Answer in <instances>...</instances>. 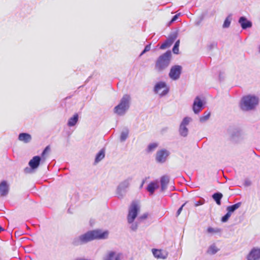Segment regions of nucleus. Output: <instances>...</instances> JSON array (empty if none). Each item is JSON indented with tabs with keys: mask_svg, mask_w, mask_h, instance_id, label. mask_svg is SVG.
<instances>
[{
	"mask_svg": "<svg viewBox=\"0 0 260 260\" xmlns=\"http://www.w3.org/2000/svg\"><path fill=\"white\" fill-rule=\"evenodd\" d=\"M108 233L102 232L100 230H93L86 232L74 238L72 242V245L75 246L86 244L95 239H103L107 238Z\"/></svg>",
	"mask_w": 260,
	"mask_h": 260,
	"instance_id": "nucleus-1",
	"label": "nucleus"
},
{
	"mask_svg": "<svg viewBox=\"0 0 260 260\" xmlns=\"http://www.w3.org/2000/svg\"><path fill=\"white\" fill-rule=\"evenodd\" d=\"M172 58L170 50L167 51L160 55L155 61V70L158 72H161L169 66Z\"/></svg>",
	"mask_w": 260,
	"mask_h": 260,
	"instance_id": "nucleus-2",
	"label": "nucleus"
},
{
	"mask_svg": "<svg viewBox=\"0 0 260 260\" xmlns=\"http://www.w3.org/2000/svg\"><path fill=\"white\" fill-rule=\"evenodd\" d=\"M139 209L138 205L135 202H133L129 208L127 219L128 223L131 224L130 228L133 231H136L138 229V222L134 221L138 215Z\"/></svg>",
	"mask_w": 260,
	"mask_h": 260,
	"instance_id": "nucleus-3",
	"label": "nucleus"
},
{
	"mask_svg": "<svg viewBox=\"0 0 260 260\" xmlns=\"http://www.w3.org/2000/svg\"><path fill=\"white\" fill-rule=\"evenodd\" d=\"M130 101L131 96L128 94H124L119 104L114 108V113L120 116L124 115L129 107Z\"/></svg>",
	"mask_w": 260,
	"mask_h": 260,
	"instance_id": "nucleus-4",
	"label": "nucleus"
},
{
	"mask_svg": "<svg viewBox=\"0 0 260 260\" xmlns=\"http://www.w3.org/2000/svg\"><path fill=\"white\" fill-rule=\"evenodd\" d=\"M258 99L255 96L247 95L243 97L240 103L241 108L244 111L253 109L258 104Z\"/></svg>",
	"mask_w": 260,
	"mask_h": 260,
	"instance_id": "nucleus-5",
	"label": "nucleus"
},
{
	"mask_svg": "<svg viewBox=\"0 0 260 260\" xmlns=\"http://www.w3.org/2000/svg\"><path fill=\"white\" fill-rule=\"evenodd\" d=\"M132 177H128L119 184L116 188V194L119 198H122L127 192L133 180Z\"/></svg>",
	"mask_w": 260,
	"mask_h": 260,
	"instance_id": "nucleus-6",
	"label": "nucleus"
},
{
	"mask_svg": "<svg viewBox=\"0 0 260 260\" xmlns=\"http://www.w3.org/2000/svg\"><path fill=\"white\" fill-rule=\"evenodd\" d=\"M191 121V118L189 117H185L183 119L179 128V133L181 136L186 137L188 135V129L187 126Z\"/></svg>",
	"mask_w": 260,
	"mask_h": 260,
	"instance_id": "nucleus-7",
	"label": "nucleus"
},
{
	"mask_svg": "<svg viewBox=\"0 0 260 260\" xmlns=\"http://www.w3.org/2000/svg\"><path fill=\"white\" fill-rule=\"evenodd\" d=\"M163 88H164V89L159 94V96L162 97L167 94L169 91V88L167 86L165 82L160 81L157 82L154 86L153 91L155 93H158L159 91Z\"/></svg>",
	"mask_w": 260,
	"mask_h": 260,
	"instance_id": "nucleus-8",
	"label": "nucleus"
},
{
	"mask_svg": "<svg viewBox=\"0 0 260 260\" xmlns=\"http://www.w3.org/2000/svg\"><path fill=\"white\" fill-rule=\"evenodd\" d=\"M182 68L179 65H175L171 67L169 76L173 80H178L181 75Z\"/></svg>",
	"mask_w": 260,
	"mask_h": 260,
	"instance_id": "nucleus-9",
	"label": "nucleus"
},
{
	"mask_svg": "<svg viewBox=\"0 0 260 260\" xmlns=\"http://www.w3.org/2000/svg\"><path fill=\"white\" fill-rule=\"evenodd\" d=\"M123 254L121 252L109 250L107 252L103 257V260H122Z\"/></svg>",
	"mask_w": 260,
	"mask_h": 260,
	"instance_id": "nucleus-10",
	"label": "nucleus"
},
{
	"mask_svg": "<svg viewBox=\"0 0 260 260\" xmlns=\"http://www.w3.org/2000/svg\"><path fill=\"white\" fill-rule=\"evenodd\" d=\"M170 154V152L166 149H162L157 151L155 156V160L156 162L160 164L165 162Z\"/></svg>",
	"mask_w": 260,
	"mask_h": 260,
	"instance_id": "nucleus-11",
	"label": "nucleus"
},
{
	"mask_svg": "<svg viewBox=\"0 0 260 260\" xmlns=\"http://www.w3.org/2000/svg\"><path fill=\"white\" fill-rule=\"evenodd\" d=\"M204 108V103L199 96H197L193 101L192 110L195 114H199Z\"/></svg>",
	"mask_w": 260,
	"mask_h": 260,
	"instance_id": "nucleus-12",
	"label": "nucleus"
},
{
	"mask_svg": "<svg viewBox=\"0 0 260 260\" xmlns=\"http://www.w3.org/2000/svg\"><path fill=\"white\" fill-rule=\"evenodd\" d=\"M247 260H259L260 259V248H253L247 256Z\"/></svg>",
	"mask_w": 260,
	"mask_h": 260,
	"instance_id": "nucleus-13",
	"label": "nucleus"
},
{
	"mask_svg": "<svg viewBox=\"0 0 260 260\" xmlns=\"http://www.w3.org/2000/svg\"><path fill=\"white\" fill-rule=\"evenodd\" d=\"M239 23L243 29H246L252 26V22L248 20L245 17L241 16L238 20Z\"/></svg>",
	"mask_w": 260,
	"mask_h": 260,
	"instance_id": "nucleus-14",
	"label": "nucleus"
},
{
	"mask_svg": "<svg viewBox=\"0 0 260 260\" xmlns=\"http://www.w3.org/2000/svg\"><path fill=\"white\" fill-rule=\"evenodd\" d=\"M41 157L40 156H35L29 161L28 165L31 169H36L40 164Z\"/></svg>",
	"mask_w": 260,
	"mask_h": 260,
	"instance_id": "nucleus-15",
	"label": "nucleus"
},
{
	"mask_svg": "<svg viewBox=\"0 0 260 260\" xmlns=\"http://www.w3.org/2000/svg\"><path fill=\"white\" fill-rule=\"evenodd\" d=\"M9 191V186L7 182L4 180L0 183V195L1 196H6Z\"/></svg>",
	"mask_w": 260,
	"mask_h": 260,
	"instance_id": "nucleus-16",
	"label": "nucleus"
},
{
	"mask_svg": "<svg viewBox=\"0 0 260 260\" xmlns=\"http://www.w3.org/2000/svg\"><path fill=\"white\" fill-rule=\"evenodd\" d=\"M18 140L25 143H29L31 140V136L28 133H20L18 136Z\"/></svg>",
	"mask_w": 260,
	"mask_h": 260,
	"instance_id": "nucleus-17",
	"label": "nucleus"
},
{
	"mask_svg": "<svg viewBox=\"0 0 260 260\" xmlns=\"http://www.w3.org/2000/svg\"><path fill=\"white\" fill-rule=\"evenodd\" d=\"M169 177L167 175L162 176L160 178L161 190L164 191L167 187L169 182Z\"/></svg>",
	"mask_w": 260,
	"mask_h": 260,
	"instance_id": "nucleus-18",
	"label": "nucleus"
},
{
	"mask_svg": "<svg viewBox=\"0 0 260 260\" xmlns=\"http://www.w3.org/2000/svg\"><path fill=\"white\" fill-rule=\"evenodd\" d=\"M79 120V115L78 113H75L70 117L68 121V125L70 127L74 126L76 125Z\"/></svg>",
	"mask_w": 260,
	"mask_h": 260,
	"instance_id": "nucleus-19",
	"label": "nucleus"
},
{
	"mask_svg": "<svg viewBox=\"0 0 260 260\" xmlns=\"http://www.w3.org/2000/svg\"><path fill=\"white\" fill-rule=\"evenodd\" d=\"M152 253L153 255L158 258L165 259L167 256V255L160 249H152Z\"/></svg>",
	"mask_w": 260,
	"mask_h": 260,
	"instance_id": "nucleus-20",
	"label": "nucleus"
},
{
	"mask_svg": "<svg viewBox=\"0 0 260 260\" xmlns=\"http://www.w3.org/2000/svg\"><path fill=\"white\" fill-rule=\"evenodd\" d=\"M105 156V150L104 149H102L96 155L94 163L97 164L101 161Z\"/></svg>",
	"mask_w": 260,
	"mask_h": 260,
	"instance_id": "nucleus-21",
	"label": "nucleus"
},
{
	"mask_svg": "<svg viewBox=\"0 0 260 260\" xmlns=\"http://www.w3.org/2000/svg\"><path fill=\"white\" fill-rule=\"evenodd\" d=\"M158 187L156 183L154 182H150L147 187V190L151 194H152L155 190Z\"/></svg>",
	"mask_w": 260,
	"mask_h": 260,
	"instance_id": "nucleus-22",
	"label": "nucleus"
},
{
	"mask_svg": "<svg viewBox=\"0 0 260 260\" xmlns=\"http://www.w3.org/2000/svg\"><path fill=\"white\" fill-rule=\"evenodd\" d=\"M241 202H238L233 205L229 206L226 208V211L230 214H232V213L234 212L235 210L238 209L241 206Z\"/></svg>",
	"mask_w": 260,
	"mask_h": 260,
	"instance_id": "nucleus-23",
	"label": "nucleus"
},
{
	"mask_svg": "<svg viewBox=\"0 0 260 260\" xmlns=\"http://www.w3.org/2000/svg\"><path fill=\"white\" fill-rule=\"evenodd\" d=\"M222 194L219 192L214 193L212 195V198L216 202V204L218 205H221V199H222Z\"/></svg>",
	"mask_w": 260,
	"mask_h": 260,
	"instance_id": "nucleus-24",
	"label": "nucleus"
},
{
	"mask_svg": "<svg viewBox=\"0 0 260 260\" xmlns=\"http://www.w3.org/2000/svg\"><path fill=\"white\" fill-rule=\"evenodd\" d=\"M129 135V130L127 128H124L121 133L120 136V141L121 142L125 141L128 138Z\"/></svg>",
	"mask_w": 260,
	"mask_h": 260,
	"instance_id": "nucleus-25",
	"label": "nucleus"
},
{
	"mask_svg": "<svg viewBox=\"0 0 260 260\" xmlns=\"http://www.w3.org/2000/svg\"><path fill=\"white\" fill-rule=\"evenodd\" d=\"M232 14H230L224 20L222 27L223 28H228L230 26L232 20Z\"/></svg>",
	"mask_w": 260,
	"mask_h": 260,
	"instance_id": "nucleus-26",
	"label": "nucleus"
},
{
	"mask_svg": "<svg viewBox=\"0 0 260 260\" xmlns=\"http://www.w3.org/2000/svg\"><path fill=\"white\" fill-rule=\"evenodd\" d=\"M178 37V33L177 32H173L171 33L168 38L167 40L171 43V44H173L174 42L176 40L177 38Z\"/></svg>",
	"mask_w": 260,
	"mask_h": 260,
	"instance_id": "nucleus-27",
	"label": "nucleus"
},
{
	"mask_svg": "<svg viewBox=\"0 0 260 260\" xmlns=\"http://www.w3.org/2000/svg\"><path fill=\"white\" fill-rule=\"evenodd\" d=\"M210 116V112L206 111L204 113L203 116L200 117V121L201 122H204L206 121Z\"/></svg>",
	"mask_w": 260,
	"mask_h": 260,
	"instance_id": "nucleus-28",
	"label": "nucleus"
},
{
	"mask_svg": "<svg viewBox=\"0 0 260 260\" xmlns=\"http://www.w3.org/2000/svg\"><path fill=\"white\" fill-rule=\"evenodd\" d=\"M157 146L158 144L156 143H150L148 145L147 147V151L148 152H152L154 151Z\"/></svg>",
	"mask_w": 260,
	"mask_h": 260,
	"instance_id": "nucleus-29",
	"label": "nucleus"
},
{
	"mask_svg": "<svg viewBox=\"0 0 260 260\" xmlns=\"http://www.w3.org/2000/svg\"><path fill=\"white\" fill-rule=\"evenodd\" d=\"M217 42L212 41L210 42L207 46V48L208 50L211 51L217 47Z\"/></svg>",
	"mask_w": 260,
	"mask_h": 260,
	"instance_id": "nucleus-30",
	"label": "nucleus"
},
{
	"mask_svg": "<svg viewBox=\"0 0 260 260\" xmlns=\"http://www.w3.org/2000/svg\"><path fill=\"white\" fill-rule=\"evenodd\" d=\"M218 249L214 245H211L208 249V253L214 254L218 251Z\"/></svg>",
	"mask_w": 260,
	"mask_h": 260,
	"instance_id": "nucleus-31",
	"label": "nucleus"
},
{
	"mask_svg": "<svg viewBox=\"0 0 260 260\" xmlns=\"http://www.w3.org/2000/svg\"><path fill=\"white\" fill-rule=\"evenodd\" d=\"M180 44L179 40H177L173 48V52L174 54H178L179 53V46Z\"/></svg>",
	"mask_w": 260,
	"mask_h": 260,
	"instance_id": "nucleus-32",
	"label": "nucleus"
},
{
	"mask_svg": "<svg viewBox=\"0 0 260 260\" xmlns=\"http://www.w3.org/2000/svg\"><path fill=\"white\" fill-rule=\"evenodd\" d=\"M172 44L167 39L160 46V49H165L168 47H170Z\"/></svg>",
	"mask_w": 260,
	"mask_h": 260,
	"instance_id": "nucleus-33",
	"label": "nucleus"
},
{
	"mask_svg": "<svg viewBox=\"0 0 260 260\" xmlns=\"http://www.w3.org/2000/svg\"><path fill=\"white\" fill-rule=\"evenodd\" d=\"M241 136V132L238 129H236L233 132V134H232V138L233 139L235 140L236 138H238Z\"/></svg>",
	"mask_w": 260,
	"mask_h": 260,
	"instance_id": "nucleus-34",
	"label": "nucleus"
},
{
	"mask_svg": "<svg viewBox=\"0 0 260 260\" xmlns=\"http://www.w3.org/2000/svg\"><path fill=\"white\" fill-rule=\"evenodd\" d=\"M231 216V214H230L229 212H228L223 216L222 217L221 221L222 222H226Z\"/></svg>",
	"mask_w": 260,
	"mask_h": 260,
	"instance_id": "nucleus-35",
	"label": "nucleus"
},
{
	"mask_svg": "<svg viewBox=\"0 0 260 260\" xmlns=\"http://www.w3.org/2000/svg\"><path fill=\"white\" fill-rule=\"evenodd\" d=\"M151 49V43L147 45L144 49L142 51V52L140 54V56H142V55H143L144 54H145L146 52L149 51Z\"/></svg>",
	"mask_w": 260,
	"mask_h": 260,
	"instance_id": "nucleus-36",
	"label": "nucleus"
},
{
	"mask_svg": "<svg viewBox=\"0 0 260 260\" xmlns=\"http://www.w3.org/2000/svg\"><path fill=\"white\" fill-rule=\"evenodd\" d=\"M50 150V148L49 146H47V147H46V148L44 149V150L43 151V152H42V153L41 154L42 157L44 158L45 154L47 152L49 151Z\"/></svg>",
	"mask_w": 260,
	"mask_h": 260,
	"instance_id": "nucleus-37",
	"label": "nucleus"
},
{
	"mask_svg": "<svg viewBox=\"0 0 260 260\" xmlns=\"http://www.w3.org/2000/svg\"><path fill=\"white\" fill-rule=\"evenodd\" d=\"M186 203H185L184 204H183L177 210V213H176V216H178L180 215V214L181 213L182 210V209H183V207L185 206V205L186 204Z\"/></svg>",
	"mask_w": 260,
	"mask_h": 260,
	"instance_id": "nucleus-38",
	"label": "nucleus"
},
{
	"mask_svg": "<svg viewBox=\"0 0 260 260\" xmlns=\"http://www.w3.org/2000/svg\"><path fill=\"white\" fill-rule=\"evenodd\" d=\"M148 217V214L147 213H144L143 215H142L141 216H140L138 218V220H142L143 219H145Z\"/></svg>",
	"mask_w": 260,
	"mask_h": 260,
	"instance_id": "nucleus-39",
	"label": "nucleus"
},
{
	"mask_svg": "<svg viewBox=\"0 0 260 260\" xmlns=\"http://www.w3.org/2000/svg\"><path fill=\"white\" fill-rule=\"evenodd\" d=\"M219 80L221 81L224 79V73L220 72L219 73Z\"/></svg>",
	"mask_w": 260,
	"mask_h": 260,
	"instance_id": "nucleus-40",
	"label": "nucleus"
},
{
	"mask_svg": "<svg viewBox=\"0 0 260 260\" xmlns=\"http://www.w3.org/2000/svg\"><path fill=\"white\" fill-rule=\"evenodd\" d=\"M180 15V13H179V14H176L175 15H174L173 16V17L172 18V19H171V22H173L176 21L178 19V16Z\"/></svg>",
	"mask_w": 260,
	"mask_h": 260,
	"instance_id": "nucleus-41",
	"label": "nucleus"
},
{
	"mask_svg": "<svg viewBox=\"0 0 260 260\" xmlns=\"http://www.w3.org/2000/svg\"><path fill=\"white\" fill-rule=\"evenodd\" d=\"M204 201H199L196 202L194 203V206L196 207H197L200 205H203L204 204Z\"/></svg>",
	"mask_w": 260,
	"mask_h": 260,
	"instance_id": "nucleus-42",
	"label": "nucleus"
},
{
	"mask_svg": "<svg viewBox=\"0 0 260 260\" xmlns=\"http://www.w3.org/2000/svg\"><path fill=\"white\" fill-rule=\"evenodd\" d=\"M145 179H144V180H142V183H141V185L140 186V189H141L143 187V185L145 183Z\"/></svg>",
	"mask_w": 260,
	"mask_h": 260,
	"instance_id": "nucleus-43",
	"label": "nucleus"
},
{
	"mask_svg": "<svg viewBox=\"0 0 260 260\" xmlns=\"http://www.w3.org/2000/svg\"><path fill=\"white\" fill-rule=\"evenodd\" d=\"M207 231L209 233H211L214 231V229L212 228H208Z\"/></svg>",
	"mask_w": 260,
	"mask_h": 260,
	"instance_id": "nucleus-44",
	"label": "nucleus"
},
{
	"mask_svg": "<svg viewBox=\"0 0 260 260\" xmlns=\"http://www.w3.org/2000/svg\"><path fill=\"white\" fill-rule=\"evenodd\" d=\"M24 172H25V173H29V172L30 169L27 167V168H25V169H24Z\"/></svg>",
	"mask_w": 260,
	"mask_h": 260,
	"instance_id": "nucleus-45",
	"label": "nucleus"
},
{
	"mask_svg": "<svg viewBox=\"0 0 260 260\" xmlns=\"http://www.w3.org/2000/svg\"><path fill=\"white\" fill-rule=\"evenodd\" d=\"M4 230V228H3L1 226H0V232H1L2 231H3Z\"/></svg>",
	"mask_w": 260,
	"mask_h": 260,
	"instance_id": "nucleus-46",
	"label": "nucleus"
},
{
	"mask_svg": "<svg viewBox=\"0 0 260 260\" xmlns=\"http://www.w3.org/2000/svg\"><path fill=\"white\" fill-rule=\"evenodd\" d=\"M75 260H85V259H82V258H78V259H76Z\"/></svg>",
	"mask_w": 260,
	"mask_h": 260,
	"instance_id": "nucleus-47",
	"label": "nucleus"
},
{
	"mask_svg": "<svg viewBox=\"0 0 260 260\" xmlns=\"http://www.w3.org/2000/svg\"><path fill=\"white\" fill-rule=\"evenodd\" d=\"M68 212H70V209H68Z\"/></svg>",
	"mask_w": 260,
	"mask_h": 260,
	"instance_id": "nucleus-48",
	"label": "nucleus"
},
{
	"mask_svg": "<svg viewBox=\"0 0 260 260\" xmlns=\"http://www.w3.org/2000/svg\"><path fill=\"white\" fill-rule=\"evenodd\" d=\"M0 260H1V258H0Z\"/></svg>",
	"mask_w": 260,
	"mask_h": 260,
	"instance_id": "nucleus-49",
	"label": "nucleus"
}]
</instances>
